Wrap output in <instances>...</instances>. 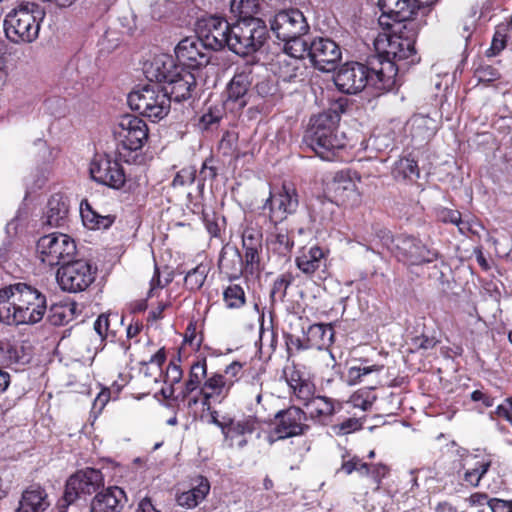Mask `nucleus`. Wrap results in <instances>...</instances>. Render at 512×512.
Returning <instances> with one entry per match:
<instances>
[{"label": "nucleus", "mask_w": 512, "mask_h": 512, "mask_svg": "<svg viewBox=\"0 0 512 512\" xmlns=\"http://www.w3.org/2000/svg\"><path fill=\"white\" fill-rule=\"evenodd\" d=\"M398 68L395 63L381 55H372L366 64L347 62L334 76V83L345 94H357L366 86L379 91H390L398 83Z\"/></svg>", "instance_id": "nucleus-1"}, {"label": "nucleus", "mask_w": 512, "mask_h": 512, "mask_svg": "<svg viewBox=\"0 0 512 512\" xmlns=\"http://www.w3.org/2000/svg\"><path fill=\"white\" fill-rule=\"evenodd\" d=\"M46 309V296L29 284L19 282L0 289V321L8 325L36 324Z\"/></svg>", "instance_id": "nucleus-2"}, {"label": "nucleus", "mask_w": 512, "mask_h": 512, "mask_svg": "<svg viewBox=\"0 0 512 512\" xmlns=\"http://www.w3.org/2000/svg\"><path fill=\"white\" fill-rule=\"evenodd\" d=\"M151 79L160 83L171 102L181 103L190 100L197 88L195 75L180 66L175 65L173 59H156L147 71Z\"/></svg>", "instance_id": "nucleus-3"}, {"label": "nucleus", "mask_w": 512, "mask_h": 512, "mask_svg": "<svg viewBox=\"0 0 512 512\" xmlns=\"http://www.w3.org/2000/svg\"><path fill=\"white\" fill-rule=\"evenodd\" d=\"M45 8L35 2H22L8 12L3 21L6 38L15 44H30L39 37Z\"/></svg>", "instance_id": "nucleus-4"}, {"label": "nucleus", "mask_w": 512, "mask_h": 512, "mask_svg": "<svg viewBox=\"0 0 512 512\" xmlns=\"http://www.w3.org/2000/svg\"><path fill=\"white\" fill-rule=\"evenodd\" d=\"M393 22L394 24L389 22V25H385L391 28L392 33L386 37V48L378 55L394 62L399 72L402 69V65L398 62L407 61L404 63L406 65L415 64L419 61L416 55L415 42L421 27L426 22L422 19L410 18L409 20Z\"/></svg>", "instance_id": "nucleus-5"}, {"label": "nucleus", "mask_w": 512, "mask_h": 512, "mask_svg": "<svg viewBox=\"0 0 512 512\" xmlns=\"http://www.w3.org/2000/svg\"><path fill=\"white\" fill-rule=\"evenodd\" d=\"M339 124L320 113L310 118L303 136V144L326 161H333L346 146L343 134L338 132Z\"/></svg>", "instance_id": "nucleus-6"}, {"label": "nucleus", "mask_w": 512, "mask_h": 512, "mask_svg": "<svg viewBox=\"0 0 512 512\" xmlns=\"http://www.w3.org/2000/svg\"><path fill=\"white\" fill-rule=\"evenodd\" d=\"M117 141V153L120 160L126 163L135 162L137 153L148 140V127L146 122L138 116L126 114L120 117L113 130Z\"/></svg>", "instance_id": "nucleus-7"}, {"label": "nucleus", "mask_w": 512, "mask_h": 512, "mask_svg": "<svg viewBox=\"0 0 512 512\" xmlns=\"http://www.w3.org/2000/svg\"><path fill=\"white\" fill-rule=\"evenodd\" d=\"M268 36V29L261 19H239L232 24L228 49L236 55L248 56L259 51Z\"/></svg>", "instance_id": "nucleus-8"}, {"label": "nucleus", "mask_w": 512, "mask_h": 512, "mask_svg": "<svg viewBox=\"0 0 512 512\" xmlns=\"http://www.w3.org/2000/svg\"><path fill=\"white\" fill-rule=\"evenodd\" d=\"M128 104L132 110L152 121L166 117L171 109V100L160 83L147 84L129 93Z\"/></svg>", "instance_id": "nucleus-9"}, {"label": "nucleus", "mask_w": 512, "mask_h": 512, "mask_svg": "<svg viewBox=\"0 0 512 512\" xmlns=\"http://www.w3.org/2000/svg\"><path fill=\"white\" fill-rule=\"evenodd\" d=\"M39 260L48 266H62L74 258L75 241L67 234L50 233L39 238L36 244Z\"/></svg>", "instance_id": "nucleus-10"}, {"label": "nucleus", "mask_w": 512, "mask_h": 512, "mask_svg": "<svg viewBox=\"0 0 512 512\" xmlns=\"http://www.w3.org/2000/svg\"><path fill=\"white\" fill-rule=\"evenodd\" d=\"M97 268L84 259L70 260L57 270V282L63 291H85L95 280Z\"/></svg>", "instance_id": "nucleus-11"}, {"label": "nucleus", "mask_w": 512, "mask_h": 512, "mask_svg": "<svg viewBox=\"0 0 512 512\" xmlns=\"http://www.w3.org/2000/svg\"><path fill=\"white\" fill-rule=\"evenodd\" d=\"M437 0H378V6L382 12L379 23L389 25V21H403L425 18L431 10V6Z\"/></svg>", "instance_id": "nucleus-12"}, {"label": "nucleus", "mask_w": 512, "mask_h": 512, "mask_svg": "<svg viewBox=\"0 0 512 512\" xmlns=\"http://www.w3.org/2000/svg\"><path fill=\"white\" fill-rule=\"evenodd\" d=\"M104 487V477L100 470L86 468L77 471L66 481L63 501L66 506L74 503L82 496L99 492Z\"/></svg>", "instance_id": "nucleus-13"}, {"label": "nucleus", "mask_w": 512, "mask_h": 512, "mask_svg": "<svg viewBox=\"0 0 512 512\" xmlns=\"http://www.w3.org/2000/svg\"><path fill=\"white\" fill-rule=\"evenodd\" d=\"M242 250L245 257L246 274L258 275L262 271L263 253L262 228L252 220H246L241 234Z\"/></svg>", "instance_id": "nucleus-14"}, {"label": "nucleus", "mask_w": 512, "mask_h": 512, "mask_svg": "<svg viewBox=\"0 0 512 512\" xmlns=\"http://www.w3.org/2000/svg\"><path fill=\"white\" fill-rule=\"evenodd\" d=\"M89 172L95 182L115 190L121 189L126 182L123 167L108 154H96L91 160Z\"/></svg>", "instance_id": "nucleus-15"}, {"label": "nucleus", "mask_w": 512, "mask_h": 512, "mask_svg": "<svg viewBox=\"0 0 512 512\" xmlns=\"http://www.w3.org/2000/svg\"><path fill=\"white\" fill-rule=\"evenodd\" d=\"M298 206L299 196L296 188L291 184H283L278 191L270 193L263 208H269V220L272 224H280L289 215L294 214Z\"/></svg>", "instance_id": "nucleus-16"}, {"label": "nucleus", "mask_w": 512, "mask_h": 512, "mask_svg": "<svg viewBox=\"0 0 512 512\" xmlns=\"http://www.w3.org/2000/svg\"><path fill=\"white\" fill-rule=\"evenodd\" d=\"M175 55L183 68L197 70L210 63L211 52L197 35L186 37L175 48Z\"/></svg>", "instance_id": "nucleus-17"}, {"label": "nucleus", "mask_w": 512, "mask_h": 512, "mask_svg": "<svg viewBox=\"0 0 512 512\" xmlns=\"http://www.w3.org/2000/svg\"><path fill=\"white\" fill-rule=\"evenodd\" d=\"M270 26L279 40L304 36L309 30L305 16L298 9L279 11L270 20Z\"/></svg>", "instance_id": "nucleus-18"}, {"label": "nucleus", "mask_w": 512, "mask_h": 512, "mask_svg": "<svg viewBox=\"0 0 512 512\" xmlns=\"http://www.w3.org/2000/svg\"><path fill=\"white\" fill-rule=\"evenodd\" d=\"M397 256L411 265L431 263L439 257L437 250L429 248L414 236L401 234L396 237Z\"/></svg>", "instance_id": "nucleus-19"}, {"label": "nucleus", "mask_w": 512, "mask_h": 512, "mask_svg": "<svg viewBox=\"0 0 512 512\" xmlns=\"http://www.w3.org/2000/svg\"><path fill=\"white\" fill-rule=\"evenodd\" d=\"M274 419L276 421L274 431L278 435V439L304 435L310 429V426L305 423L306 412L295 405L279 410Z\"/></svg>", "instance_id": "nucleus-20"}, {"label": "nucleus", "mask_w": 512, "mask_h": 512, "mask_svg": "<svg viewBox=\"0 0 512 512\" xmlns=\"http://www.w3.org/2000/svg\"><path fill=\"white\" fill-rule=\"evenodd\" d=\"M232 25L225 19L211 17L198 25L197 35L211 52L229 46Z\"/></svg>", "instance_id": "nucleus-21"}, {"label": "nucleus", "mask_w": 512, "mask_h": 512, "mask_svg": "<svg viewBox=\"0 0 512 512\" xmlns=\"http://www.w3.org/2000/svg\"><path fill=\"white\" fill-rule=\"evenodd\" d=\"M309 59L320 71L334 70L342 52L339 45L329 38L318 37L310 41Z\"/></svg>", "instance_id": "nucleus-22"}, {"label": "nucleus", "mask_w": 512, "mask_h": 512, "mask_svg": "<svg viewBox=\"0 0 512 512\" xmlns=\"http://www.w3.org/2000/svg\"><path fill=\"white\" fill-rule=\"evenodd\" d=\"M327 192L331 201L337 205L355 207L361 203V194L357 185L346 171L335 173L327 186Z\"/></svg>", "instance_id": "nucleus-23"}, {"label": "nucleus", "mask_w": 512, "mask_h": 512, "mask_svg": "<svg viewBox=\"0 0 512 512\" xmlns=\"http://www.w3.org/2000/svg\"><path fill=\"white\" fill-rule=\"evenodd\" d=\"M127 502L121 487L110 486L96 493L90 503V512H122Z\"/></svg>", "instance_id": "nucleus-24"}, {"label": "nucleus", "mask_w": 512, "mask_h": 512, "mask_svg": "<svg viewBox=\"0 0 512 512\" xmlns=\"http://www.w3.org/2000/svg\"><path fill=\"white\" fill-rule=\"evenodd\" d=\"M252 84V76L250 72L241 71L235 73L227 85L226 103L232 108L243 109L249 101V89Z\"/></svg>", "instance_id": "nucleus-25"}, {"label": "nucleus", "mask_w": 512, "mask_h": 512, "mask_svg": "<svg viewBox=\"0 0 512 512\" xmlns=\"http://www.w3.org/2000/svg\"><path fill=\"white\" fill-rule=\"evenodd\" d=\"M275 65V74L279 80L287 83H298L305 80L307 66L302 59L280 55Z\"/></svg>", "instance_id": "nucleus-26"}, {"label": "nucleus", "mask_w": 512, "mask_h": 512, "mask_svg": "<svg viewBox=\"0 0 512 512\" xmlns=\"http://www.w3.org/2000/svg\"><path fill=\"white\" fill-rule=\"evenodd\" d=\"M233 386L234 380L226 379L224 375L218 373L211 375L206 379L201 388L204 405L209 404L210 399L221 402L228 396Z\"/></svg>", "instance_id": "nucleus-27"}, {"label": "nucleus", "mask_w": 512, "mask_h": 512, "mask_svg": "<svg viewBox=\"0 0 512 512\" xmlns=\"http://www.w3.org/2000/svg\"><path fill=\"white\" fill-rule=\"evenodd\" d=\"M49 506L46 491L33 485L23 491L15 512H44Z\"/></svg>", "instance_id": "nucleus-28"}, {"label": "nucleus", "mask_w": 512, "mask_h": 512, "mask_svg": "<svg viewBox=\"0 0 512 512\" xmlns=\"http://www.w3.org/2000/svg\"><path fill=\"white\" fill-rule=\"evenodd\" d=\"M406 125L412 140L418 145L428 142L435 134V121L428 116L413 115Z\"/></svg>", "instance_id": "nucleus-29"}, {"label": "nucleus", "mask_w": 512, "mask_h": 512, "mask_svg": "<svg viewBox=\"0 0 512 512\" xmlns=\"http://www.w3.org/2000/svg\"><path fill=\"white\" fill-rule=\"evenodd\" d=\"M218 266L220 271L225 273L230 280L238 279L243 273H246L245 257L241 255L237 248L230 252L223 249Z\"/></svg>", "instance_id": "nucleus-30"}, {"label": "nucleus", "mask_w": 512, "mask_h": 512, "mask_svg": "<svg viewBox=\"0 0 512 512\" xmlns=\"http://www.w3.org/2000/svg\"><path fill=\"white\" fill-rule=\"evenodd\" d=\"M30 355L22 343L0 340V363L5 366L25 365Z\"/></svg>", "instance_id": "nucleus-31"}, {"label": "nucleus", "mask_w": 512, "mask_h": 512, "mask_svg": "<svg viewBox=\"0 0 512 512\" xmlns=\"http://www.w3.org/2000/svg\"><path fill=\"white\" fill-rule=\"evenodd\" d=\"M68 212L67 198L61 194H54L47 203L45 223L51 227L63 226L68 217Z\"/></svg>", "instance_id": "nucleus-32"}, {"label": "nucleus", "mask_w": 512, "mask_h": 512, "mask_svg": "<svg viewBox=\"0 0 512 512\" xmlns=\"http://www.w3.org/2000/svg\"><path fill=\"white\" fill-rule=\"evenodd\" d=\"M273 230L267 238L268 247L279 256L288 258L294 247V240L289 235L288 229L273 224Z\"/></svg>", "instance_id": "nucleus-33"}, {"label": "nucleus", "mask_w": 512, "mask_h": 512, "mask_svg": "<svg viewBox=\"0 0 512 512\" xmlns=\"http://www.w3.org/2000/svg\"><path fill=\"white\" fill-rule=\"evenodd\" d=\"M209 491V481L200 476L198 477L197 484L194 487L178 495L177 503L178 505L188 509L194 508L205 499Z\"/></svg>", "instance_id": "nucleus-34"}, {"label": "nucleus", "mask_w": 512, "mask_h": 512, "mask_svg": "<svg viewBox=\"0 0 512 512\" xmlns=\"http://www.w3.org/2000/svg\"><path fill=\"white\" fill-rule=\"evenodd\" d=\"M80 214L89 229H108L115 221L114 215H100L87 201L81 203Z\"/></svg>", "instance_id": "nucleus-35"}, {"label": "nucleus", "mask_w": 512, "mask_h": 512, "mask_svg": "<svg viewBox=\"0 0 512 512\" xmlns=\"http://www.w3.org/2000/svg\"><path fill=\"white\" fill-rule=\"evenodd\" d=\"M304 406L309 409V417L321 423L335 413L334 400L326 396H313Z\"/></svg>", "instance_id": "nucleus-36"}, {"label": "nucleus", "mask_w": 512, "mask_h": 512, "mask_svg": "<svg viewBox=\"0 0 512 512\" xmlns=\"http://www.w3.org/2000/svg\"><path fill=\"white\" fill-rule=\"evenodd\" d=\"M334 330L332 326L323 323L313 324L308 328L307 339L310 348L323 349L333 343Z\"/></svg>", "instance_id": "nucleus-37"}, {"label": "nucleus", "mask_w": 512, "mask_h": 512, "mask_svg": "<svg viewBox=\"0 0 512 512\" xmlns=\"http://www.w3.org/2000/svg\"><path fill=\"white\" fill-rule=\"evenodd\" d=\"M324 253L318 246H313L307 253L296 258V265L303 273L313 274L321 266Z\"/></svg>", "instance_id": "nucleus-38"}, {"label": "nucleus", "mask_w": 512, "mask_h": 512, "mask_svg": "<svg viewBox=\"0 0 512 512\" xmlns=\"http://www.w3.org/2000/svg\"><path fill=\"white\" fill-rule=\"evenodd\" d=\"M207 374L206 359L198 360L191 365L189 378L185 382V387L182 392V397H187L190 393L195 391L199 386L203 378Z\"/></svg>", "instance_id": "nucleus-39"}, {"label": "nucleus", "mask_w": 512, "mask_h": 512, "mask_svg": "<svg viewBox=\"0 0 512 512\" xmlns=\"http://www.w3.org/2000/svg\"><path fill=\"white\" fill-rule=\"evenodd\" d=\"M492 461L488 457L475 461L472 468L466 469L462 479L472 487H478L482 478L486 475L491 467Z\"/></svg>", "instance_id": "nucleus-40"}, {"label": "nucleus", "mask_w": 512, "mask_h": 512, "mask_svg": "<svg viewBox=\"0 0 512 512\" xmlns=\"http://www.w3.org/2000/svg\"><path fill=\"white\" fill-rule=\"evenodd\" d=\"M210 271L208 263H200L193 269L187 272L184 283L190 291H198L202 288Z\"/></svg>", "instance_id": "nucleus-41"}, {"label": "nucleus", "mask_w": 512, "mask_h": 512, "mask_svg": "<svg viewBox=\"0 0 512 512\" xmlns=\"http://www.w3.org/2000/svg\"><path fill=\"white\" fill-rule=\"evenodd\" d=\"M284 42V53L283 56H291L293 58H299L304 61L305 57L309 58L310 42L297 36L291 39H283Z\"/></svg>", "instance_id": "nucleus-42"}, {"label": "nucleus", "mask_w": 512, "mask_h": 512, "mask_svg": "<svg viewBox=\"0 0 512 512\" xmlns=\"http://www.w3.org/2000/svg\"><path fill=\"white\" fill-rule=\"evenodd\" d=\"M231 431L229 439H233L236 436H245L246 434H252L259 426V422L255 416H244L241 419L232 418L230 421Z\"/></svg>", "instance_id": "nucleus-43"}, {"label": "nucleus", "mask_w": 512, "mask_h": 512, "mask_svg": "<svg viewBox=\"0 0 512 512\" xmlns=\"http://www.w3.org/2000/svg\"><path fill=\"white\" fill-rule=\"evenodd\" d=\"M393 177L397 180L408 179L413 176L419 177L418 164L414 159L403 157L395 162L393 170Z\"/></svg>", "instance_id": "nucleus-44"}, {"label": "nucleus", "mask_w": 512, "mask_h": 512, "mask_svg": "<svg viewBox=\"0 0 512 512\" xmlns=\"http://www.w3.org/2000/svg\"><path fill=\"white\" fill-rule=\"evenodd\" d=\"M294 281V277L291 273L286 272L279 275L273 282L270 291V300L272 303L276 301L284 302L287 289L291 286Z\"/></svg>", "instance_id": "nucleus-45"}, {"label": "nucleus", "mask_w": 512, "mask_h": 512, "mask_svg": "<svg viewBox=\"0 0 512 512\" xmlns=\"http://www.w3.org/2000/svg\"><path fill=\"white\" fill-rule=\"evenodd\" d=\"M223 300L229 309H239L246 303L244 289L238 284L229 285L223 292Z\"/></svg>", "instance_id": "nucleus-46"}, {"label": "nucleus", "mask_w": 512, "mask_h": 512, "mask_svg": "<svg viewBox=\"0 0 512 512\" xmlns=\"http://www.w3.org/2000/svg\"><path fill=\"white\" fill-rule=\"evenodd\" d=\"M260 9V0H231V11L240 19L255 18Z\"/></svg>", "instance_id": "nucleus-47"}, {"label": "nucleus", "mask_w": 512, "mask_h": 512, "mask_svg": "<svg viewBox=\"0 0 512 512\" xmlns=\"http://www.w3.org/2000/svg\"><path fill=\"white\" fill-rule=\"evenodd\" d=\"M370 229L371 232L369 234V238L366 239L370 243L378 241L383 247H386L387 249H391V245L393 243L396 244V238H393L391 231L381 224H372Z\"/></svg>", "instance_id": "nucleus-48"}, {"label": "nucleus", "mask_w": 512, "mask_h": 512, "mask_svg": "<svg viewBox=\"0 0 512 512\" xmlns=\"http://www.w3.org/2000/svg\"><path fill=\"white\" fill-rule=\"evenodd\" d=\"M366 469L367 471L362 472L361 476L369 477L376 485L375 490H379L382 479L385 478L390 471L389 467L382 463H366Z\"/></svg>", "instance_id": "nucleus-49"}, {"label": "nucleus", "mask_w": 512, "mask_h": 512, "mask_svg": "<svg viewBox=\"0 0 512 512\" xmlns=\"http://www.w3.org/2000/svg\"><path fill=\"white\" fill-rule=\"evenodd\" d=\"M290 390L295 398L300 403L305 405L314 396L315 385L308 379H305L300 381V383L297 385L291 387Z\"/></svg>", "instance_id": "nucleus-50"}, {"label": "nucleus", "mask_w": 512, "mask_h": 512, "mask_svg": "<svg viewBox=\"0 0 512 512\" xmlns=\"http://www.w3.org/2000/svg\"><path fill=\"white\" fill-rule=\"evenodd\" d=\"M349 106V100L346 97H340L337 100L333 101L329 108L321 112V115H325L327 118L333 120L334 122H340L341 115L345 113Z\"/></svg>", "instance_id": "nucleus-51"}, {"label": "nucleus", "mask_w": 512, "mask_h": 512, "mask_svg": "<svg viewBox=\"0 0 512 512\" xmlns=\"http://www.w3.org/2000/svg\"><path fill=\"white\" fill-rule=\"evenodd\" d=\"M222 119V111L218 108L210 107L207 112H205L198 121V127L200 130H212L217 127L219 122Z\"/></svg>", "instance_id": "nucleus-52"}, {"label": "nucleus", "mask_w": 512, "mask_h": 512, "mask_svg": "<svg viewBox=\"0 0 512 512\" xmlns=\"http://www.w3.org/2000/svg\"><path fill=\"white\" fill-rule=\"evenodd\" d=\"M213 158H207L199 171V179H198V189L199 191H203L206 181H213L216 179L218 175V168L213 165Z\"/></svg>", "instance_id": "nucleus-53"}, {"label": "nucleus", "mask_w": 512, "mask_h": 512, "mask_svg": "<svg viewBox=\"0 0 512 512\" xmlns=\"http://www.w3.org/2000/svg\"><path fill=\"white\" fill-rule=\"evenodd\" d=\"M196 169L194 167H185L182 168L177 174L175 175L172 186L178 187V186H184L187 184H192L196 180Z\"/></svg>", "instance_id": "nucleus-54"}, {"label": "nucleus", "mask_w": 512, "mask_h": 512, "mask_svg": "<svg viewBox=\"0 0 512 512\" xmlns=\"http://www.w3.org/2000/svg\"><path fill=\"white\" fill-rule=\"evenodd\" d=\"M375 396L369 397V393L366 391H359L351 396V403L354 407L360 408L363 411H367L372 407Z\"/></svg>", "instance_id": "nucleus-55"}, {"label": "nucleus", "mask_w": 512, "mask_h": 512, "mask_svg": "<svg viewBox=\"0 0 512 512\" xmlns=\"http://www.w3.org/2000/svg\"><path fill=\"white\" fill-rule=\"evenodd\" d=\"M381 366H353L348 371V376L351 382L355 383L361 380L365 375H368L374 371H379Z\"/></svg>", "instance_id": "nucleus-56"}, {"label": "nucleus", "mask_w": 512, "mask_h": 512, "mask_svg": "<svg viewBox=\"0 0 512 512\" xmlns=\"http://www.w3.org/2000/svg\"><path fill=\"white\" fill-rule=\"evenodd\" d=\"M341 470L347 474L350 475L354 471L358 472L359 475H362V472H366V462H363L358 457H353L347 461H344L341 466Z\"/></svg>", "instance_id": "nucleus-57"}, {"label": "nucleus", "mask_w": 512, "mask_h": 512, "mask_svg": "<svg viewBox=\"0 0 512 512\" xmlns=\"http://www.w3.org/2000/svg\"><path fill=\"white\" fill-rule=\"evenodd\" d=\"M255 90L262 98H269L276 95L278 89L276 84L270 79H263L255 85Z\"/></svg>", "instance_id": "nucleus-58"}, {"label": "nucleus", "mask_w": 512, "mask_h": 512, "mask_svg": "<svg viewBox=\"0 0 512 512\" xmlns=\"http://www.w3.org/2000/svg\"><path fill=\"white\" fill-rule=\"evenodd\" d=\"M182 377L183 371L180 365L176 364L173 361H170L165 373V383L174 386L175 384H178L181 381Z\"/></svg>", "instance_id": "nucleus-59"}, {"label": "nucleus", "mask_w": 512, "mask_h": 512, "mask_svg": "<svg viewBox=\"0 0 512 512\" xmlns=\"http://www.w3.org/2000/svg\"><path fill=\"white\" fill-rule=\"evenodd\" d=\"M461 213L457 210L449 208H441L437 211V218L443 223H450L454 225L460 224Z\"/></svg>", "instance_id": "nucleus-60"}, {"label": "nucleus", "mask_w": 512, "mask_h": 512, "mask_svg": "<svg viewBox=\"0 0 512 512\" xmlns=\"http://www.w3.org/2000/svg\"><path fill=\"white\" fill-rule=\"evenodd\" d=\"M283 376L289 388L297 385L300 381L305 380L302 372L298 370L295 365L284 368Z\"/></svg>", "instance_id": "nucleus-61"}, {"label": "nucleus", "mask_w": 512, "mask_h": 512, "mask_svg": "<svg viewBox=\"0 0 512 512\" xmlns=\"http://www.w3.org/2000/svg\"><path fill=\"white\" fill-rule=\"evenodd\" d=\"M285 342H286L287 351L289 354L293 348H295L297 351L306 350V349L310 348V346H308L307 338H306V340H303L300 337L294 336L292 334L285 335Z\"/></svg>", "instance_id": "nucleus-62"}, {"label": "nucleus", "mask_w": 512, "mask_h": 512, "mask_svg": "<svg viewBox=\"0 0 512 512\" xmlns=\"http://www.w3.org/2000/svg\"><path fill=\"white\" fill-rule=\"evenodd\" d=\"M506 36L501 34L499 31L493 36L491 47L487 51L488 56H496L506 47Z\"/></svg>", "instance_id": "nucleus-63"}, {"label": "nucleus", "mask_w": 512, "mask_h": 512, "mask_svg": "<svg viewBox=\"0 0 512 512\" xmlns=\"http://www.w3.org/2000/svg\"><path fill=\"white\" fill-rule=\"evenodd\" d=\"M488 506L492 512H511L509 500L490 498Z\"/></svg>", "instance_id": "nucleus-64"}]
</instances>
